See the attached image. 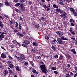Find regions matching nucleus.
Listing matches in <instances>:
<instances>
[{"instance_id": "obj_2", "label": "nucleus", "mask_w": 77, "mask_h": 77, "mask_svg": "<svg viewBox=\"0 0 77 77\" xmlns=\"http://www.w3.org/2000/svg\"><path fill=\"white\" fill-rule=\"evenodd\" d=\"M57 41L60 44H63L65 43L64 41H62V40L60 39V38H58L57 39Z\"/></svg>"}, {"instance_id": "obj_17", "label": "nucleus", "mask_w": 77, "mask_h": 77, "mask_svg": "<svg viewBox=\"0 0 77 77\" xmlns=\"http://www.w3.org/2000/svg\"><path fill=\"white\" fill-rule=\"evenodd\" d=\"M5 3L6 6H10L11 5V4L8 3V2H5Z\"/></svg>"}, {"instance_id": "obj_20", "label": "nucleus", "mask_w": 77, "mask_h": 77, "mask_svg": "<svg viewBox=\"0 0 77 77\" xmlns=\"http://www.w3.org/2000/svg\"><path fill=\"white\" fill-rule=\"evenodd\" d=\"M12 42L14 44H16L17 43V41L15 40H13L12 41Z\"/></svg>"}, {"instance_id": "obj_39", "label": "nucleus", "mask_w": 77, "mask_h": 77, "mask_svg": "<svg viewBox=\"0 0 77 77\" xmlns=\"http://www.w3.org/2000/svg\"><path fill=\"white\" fill-rule=\"evenodd\" d=\"M54 57L56 59H57V58H58V55L57 54L55 55L54 56Z\"/></svg>"}, {"instance_id": "obj_23", "label": "nucleus", "mask_w": 77, "mask_h": 77, "mask_svg": "<svg viewBox=\"0 0 77 77\" xmlns=\"http://www.w3.org/2000/svg\"><path fill=\"white\" fill-rule=\"evenodd\" d=\"M53 7L54 8H58V6L55 4L53 5Z\"/></svg>"}, {"instance_id": "obj_3", "label": "nucleus", "mask_w": 77, "mask_h": 77, "mask_svg": "<svg viewBox=\"0 0 77 77\" xmlns=\"http://www.w3.org/2000/svg\"><path fill=\"white\" fill-rule=\"evenodd\" d=\"M4 34H5V33L3 32H0V41H2V39L4 38V37H5V35H3Z\"/></svg>"}, {"instance_id": "obj_44", "label": "nucleus", "mask_w": 77, "mask_h": 77, "mask_svg": "<svg viewBox=\"0 0 77 77\" xmlns=\"http://www.w3.org/2000/svg\"><path fill=\"white\" fill-rule=\"evenodd\" d=\"M71 33L72 35H75V32H74V31L73 32H72Z\"/></svg>"}, {"instance_id": "obj_40", "label": "nucleus", "mask_w": 77, "mask_h": 77, "mask_svg": "<svg viewBox=\"0 0 77 77\" xmlns=\"http://www.w3.org/2000/svg\"><path fill=\"white\" fill-rule=\"evenodd\" d=\"M66 77H70V75H69L68 74H66Z\"/></svg>"}, {"instance_id": "obj_31", "label": "nucleus", "mask_w": 77, "mask_h": 77, "mask_svg": "<svg viewBox=\"0 0 77 77\" xmlns=\"http://www.w3.org/2000/svg\"><path fill=\"white\" fill-rule=\"evenodd\" d=\"M51 48L54 51H56V48H55V47L54 46H52L51 47Z\"/></svg>"}, {"instance_id": "obj_18", "label": "nucleus", "mask_w": 77, "mask_h": 77, "mask_svg": "<svg viewBox=\"0 0 77 77\" xmlns=\"http://www.w3.org/2000/svg\"><path fill=\"white\" fill-rule=\"evenodd\" d=\"M16 71H20V67L19 66H16Z\"/></svg>"}, {"instance_id": "obj_9", "label": "nucleus", "mask_w": 77, "mask_h": 77, "mask_svg": "<svg viewBox=\"0 0 77 77\" xmlns=\"http://www.w3.org/2000/svg\"><path fill=\"white\" fill-rule=\"evenodd\" d=\"M8 71L5 70L4 71V75L5 77L6 76V75H8Z\"/></svg>"}, {"instance_id": "obj_11", "label": "nucleus", "mask_w": 77, "mask_h": 77, "mask_svg": "<svg viewBox=\"0 0 77 77\" xmlns=\"http://www.w3.org/2000/svg\"><path fill=\"white\" fill-rule=\"evenodd\" d=\"M70 10L72 14H74V13H75V10L73 8H70Z\"/></svg>"}, {"instance_id": "obj_53", "label": "nucleus", "mask_w": 77, "mask_h": 77, "mask_svg": "<svg viewBox=\"0 0 77 77\" xmlns=\"http://www.w3.org/2000/svg\"><path fill=\"white\" fill-rule=\"evenodd\" d=\"M20 20H21V21H23V19L21 17H20Z\"/></svg>"}, {"instance_id": "obj_37", "label": "nucleus", "mask_w": 77, "mask_h": 77, "mask_svg": "<svg viewBox=\"0 0 77 77\" xmlns=\"http://www.w3.org/2000/svg\"><path fill=\"white\" fill-rule=\"evenodd\" d=\"M59 59L60 60H62L63 59V56L62 55H60L59 57Z\"/></svg>"}, {"instance_id": "obj_16", "label": "nucleus", "mask_w": 77, "mask_h": 77, "mask_svg": "<svg viewBox=\"0 0 77 77\" xmlns=\"http://www.w3.org/2000/svg\"><path fill=\"white\" fill-rule=\"evenodd\" d=\"M16 24L15 25V27H16V29H18V23L17 22H15Z\"/></svg>"}, {"instance_id": "obj_33", "label": "nucleus", "mask_w": 77, "mask_h": 77, "mask_svg": "<svg viewBox=\"0 0 77 77\" xmlns=\"http://www.w3.org/2000/svg\"><path fill=\"white\" fill-rule=\"evenodd\" d=\"M45 38L46 39H49V37L47 35H46L45 37Z\"/></svg>"}, {"instance_id": "obj_52", "label": "nucleus", "mask_w": 77, "mask_h": 77, "mask_svg": "<svg viewBox=\"0 0 77 77\" xmlns=\"http://www.w3.org/2000/svg\"><path fill=\"white\" fill-rule=\"evenodd\" d=\"M73 14H74V16H76V15H77V13L75 12V13H74Z\"/></svg>"}, {"instance_id": "obj_56", "label": "nucleus", "mask_w": 77, "mask_h": 77, "mask_svg": "<svg viewBox=\"0 0 77 77\" xmlns=\"http://www.w3.org/2000/svg\"><path fill=\"white\" fill-rule=\"evenodd\" d=\"M54 73H55V74H58V72H57L56 71H54Z\"/></svg>"}, {"instance_id": "obj_28", "label": "nucleus", "mask_w": 77, "mask_h": 77, "mask_svg": "<svg viewBox=\"0 0 77 77\" xmlns=\"http://www.w3.org/2000/svg\"><path fill=\"white\" fill-rule=\"evenodd\" d=\"M69 22L70 23H74L75 22L74 20L72 19H70L69 20Z\"/></svg>"}, {"instance_id": "obj_30", "label": "nucleus", "mask_w": 77, "mask_h": 77, "mask_svg": "<svg viewBox=\"0 0 77 77\" xmlns=\"http://www.w3.org/2000/svg\"><path fill=\"white\" fill-rule=\"evenodd\" d=\"M56 11H57V12H61V10L59 9V8L56 9Z\"/></svg>"}, {"instance_id": "obj_43", "label": "nucleus", "mask_w": 77, "mask_h": 77, "mask_svg": "<svg viewBox=\"0 0 77 77\" xmlns=\"http://www.w3.org/2000/svg\"><path fill=\"white\" fill-rule=\"evenodd\" d=\"M0 19H1L2 20H4V18H3L2 17V16H0Z\"/></svg>"}, {"instance_id": "obj_21", "label": "nucleus", "mask_w": 77, "mask_h": 77, "mask_svg": "<svg viewBox=\"0 0 77 77\" xmlns=\"http://www.w3.org/2000/svg\"><path fill=\"white\" fill-rule=\"evenodd\" d=\"M17 35L19 36H21V37H23L24 36L22 34H21V33L19 32L17 33Z\"/></svg>"}, {"instance_id": "obj_36", "label": "nucleus", "mask_w": 77, "mask_h": 77, "mask_svg": "<svg viewBox=\"0 0 77 77\" xmlns=\"http://www.w3.org/2000/svg\"><path fill=\"white\" fill-rule=\"evenodd\" d=\"M51 69H52L53 70H56V69H57L55 67H51Z\"/></svg>"}, {"instance_id": "obj_38", "label": "nucleus", "mask_w": 77, "mask_h": 77, "mask_svg": "<svg viewBox=\"0 0 77 77\" xmlns=\"http://www.w3.org/2000/svg\"><path fill=\"white\" fill-rule=\"evenodd\" d=\"M7 63H8V64H11V63H12V61H8L7 62Z\"/></svg>"}, {"instance_id": "obj_60", "label": "nucleus", "mask_w": 77, "mask_h": 77, "mask_svg": "<svg viewBox=\"0 0 77 77\" xmlns=\"http://www.w3.org/2000/svg\"><path fill=\"white\" fill-rule=\"evenodd\" d=\"M41 2H43L44 3H45V0H41Z\"/></svg>"}, {"instance_id": "obj_51", "label": "nucleus", "mask_w": 77, "mask_h": 77, "mask_svg": "<svg viewBox=\"0 0 77 77\" xmlns=\"http://www.w3.org/2000/svg\"><path fill=\"white\" fill-rule=\"evenodd\" d=\"M14 32H15V33H17V32H18V30L17 29H14Z\"/></svg>"}, {"instance_id": "obj_62", "label": "nucleus", "mask_w": 77, "mask_h": 77, "mask_svg": "<svg viewBox=\"0 0 77 77\" xmlns=\"http://www.w3.org/2000/svg\"><path fill=\"white\" fill-rule=\"evenodd\" d=\"M10 47H11V48H14V46L12 45H11Z\"/></svg>"}, {"instance_id": "obj_5", "label": "nucleus", "mask_w": 77, "mask_h": 77, "mask_svg": "<svg viewBox=\"0 0 77 77\" xmlns=\"http://www.w3.org/2000/svg\"><path fill=\"white\" fill-rule=\"evenodd\" d=\"M66 15H67V14L65 12V11H64L63 14L61 15L60 16L63 18H65Z\"/></svg>"}, {"instance_id": "obj_61", "label": "nucleus", "mask_w": 77, "mask_h": 77, "mask_svg": "<svg viewBox=\"0 0 77 77\" xmlns=\"http://www.w3.org/2000/svg\"><path fill=\"white\" fill-rule=\"evenodd\" d=\"M3 66L2 65H1L0 66V68H1L2 69V68H3Z\"/></svg>"}, {"instance_id": "obj_34", "label": "nucleus", "mask_w": 77, "mask_h": 77, "mask_svg": "<svg viewBox=\"0 0 77 77\" xmlns=\"http://www.w3.org/2000/svg\"><path fill=\"white\" fill-rule=\"evenodd\" d=\"M21 10L22 11H24L26 10V9H25V8L23 7L21 8Z\"/></svg>"}, {"instance_id": "obj_57", "label": "nucleus", "mask_w": 77, "mask_h": 77, "mask_svg": "<svg viewBox=\"0 0 77 77\" xmlns=\"http://www.w3.org/2000/svg\"><path fill=\"white\" fill-rule=\"evenodd\" d=\"M71 39H73V40H75V38H74L72 37L71 38Z\"/></svg>"}, {"instance_id": "obj_54", "label": "nucleus", "mask_w": 77, "mask_h": 77, "mask_svg": "<svg viewBox=\"0 0 77 77\" xmlns=\"http://www.w3.org/2000/svg\"><path fill=\"white\" fill-rule=\"evenodd\" d=\"M42 20L43 21H44L45 20V18H44V17H42Z\"/></svg>"}, {"instance_id": "obj_22", "label": "nucleus", "mask_w": 77, "mask_h": 77, "mask_svg": "<svg viewBox=\"0 0 77 77\" xmlns=\"http://www.w3.org/2000/svg\"><path fill=\"white\" fill-rule=\"evenodd\" d=\"M21 24L20 23L19 26V29L20 30H21Z\"/></svg>"}, {"instance_id": "obj_10", "label": "nucleus", "mask_w": 77, "mask_h": 77, "mask_svg": "<svg viewBox=\"0 0 77 77\" xmlns=\"http://www.w3.org/2000/svg\"><path fill=\"white\" fill-rule=\"evenodd\" d=\"M23 43L25 44V45H27V44H30V42L28 41V40H25L23 42Z\"/></svg>"}, {"instance_id": "obj_12", "label": "nucleus", "mask_w": 77, "mask_h": 77, "mask_svg": "<svg viewBox=\"0 0 77 77\" xmlns=\"http://www.w3.org/2000/svg\"><path fill=\"white\" fill-rule=\"evenodd\" d=\"M60 39H61V40H63V41H64L65 40H68V39L66 38H64V37L62 36H60Z\"/></svg>"}, {"instance_id": "obj_14", "label": "nucleus", "mask_w": 77, "mask_h": 77, "mask_svg": "<svg viewBox=\"0 0 77 77\" xmlns=\"http://www.w3.org/2000/svg\"><path fill=\"white\" fill-rule=\"evenodd\" d=\"M72 72H74V77H76L77 76V72L75 71H72Z\"/></svg>"}, {"instance_id": "obj_45", "label": "nucleus", "mask_w": 77, "mask_h": 77, "mask_svg": "<svg viewBox=\"0 0 77 77\" xmlns=\"http://www.w3.org/2000/svg\"><path fill=\"white\" fill-rule=\"evenodd\" d=\"M32 72L34 73H35V72H36V70H35V69H33V70H32Z\"/></svg>"}, {"instance_id": "obj_58", "label": "nucleus", "mask_w": 77, "mask_h": 77, "mask_svg": "<svg viewBox=\"0 0 77 77\" xmlns=\"http://www.w3.org/2000/svg\"><path fill=\"white\" fill-rule=\"evenodd\" d=\"M74 69L75 71H77V68L76 67H75Z\"/></svg>"}, {"instance_id": "obj_46", "label": "nucleus", "mask_w": 77, "mask_h": 77, "mask_svg": "<svg viewBox=\"0 0 77 77\" xmlns=\"http://www.w3.org/2000/svg\"><path fill=\"white\" fill-rule=\"evenodd\" d=\"M13 2L14 3H17L18 2V0H14Z\"/></svg>"}, {"instance_id": "obj_64", "label": "nucleus", "mask_w": 77, "mask_h": 77, "mask_svg": "<svg viewBox=\"0 0 77 77\" xmlns=\"http://www.w3.org/2000/svg\"><path fill=\"white\" fill-rule=\"evenodd\" d=\"M35 76L33 75H31V77H34Z\"/></svg>"}, {"instance_id": "obj_15", "label": "nucleus", "mask_w": 77, "mask_h": 77, "mask_svg": "<svg viewBox=\"0 0 77 77\" xmlns=\"http://www.w3.org/2000/svg\"><path fill=\"white\" fill-rule=\"evenodd\" d=\"M72 51L73 53L74 54H76V52L75 51V50L74 49H72L71 50Z\"/></svg>"}, {"instance_id": "obj_8", "label": "nucleus", "mask_w": 77, "mask_h": 77, "mask_svg": "<svg viewBox=\"0 0 77 77\" xmlns=\"http://www.w3.org/2000/svg\"><path fill=\"white\" fill-rule=\"evenodd\" d=\"M59 1V4L60 5H62V6H64V4H63V2L62 1V0H58Z\"/></svg>"}, {"instance_id": "obj_32", "label": "nucleus", "mask_w": 77, "mask_h": 77, "mask_svg": "<svg viewBox=\"0 0 77 77\" xmlns=\"http://www.w3.org/2000/svg\"><path fill=\"white\" fill-rule=\"evenodd\" d=\"M31 51L32 52V53H35V52H36V50L35 49H32L31 50Z\"/></svg>"}, {"instance_id": "obj_24", "label": "nucleus", "mask_w": 77, "mask_h": 77, "mask_svg": "<svg viewBox=\"0 0 77 77\" xmlns=\"http://www.w3.org/2000/svg\"><path fill=\"white\" fill-rule=\"evenodd\" d=\"M69 31L70 33H71L73 32H74V29L72 28H70L69 29Z\"/></svg>"}, {"instance_id": "obj_59", "label": "nucleus", "mask_w": 77, "mask_h": 77, "mask_svg": "<svg viewBox=\"0 0 77 77\" xmlns=\"http://www.w3.org/2000/svg\"><path fill=\"white\" fill-rule=\"evenodd\" d=\"M8 57H9V58L10 59H13V58H12V57H11V56H8Z\"/></svg>"}, {"instance_id": "obj_7", "label": "nucleus", "mask_w": 77, "mask_h": 77, "mask_svg": "<svg viewBox=\"0 0 77 77\" xmlns=\"http://www.w3.org/2000/svg\"><path fill=\"white\" fill-rule=\"evenodd\" d=\"M55 33H56L59 36H62V35H63V34L62 33V32H61V31L56 32Z\"/></svg>"}, {"instance_id": "obj_29", "label": "nucleus", "mask_w": 77, "mask_h": 77, "mask_svg": "<svg viewBox=\"0 0 77 77\" xmlns=\"http://www.w3.org/2000/svg\"><path fill=\"white\" fill-rule=\"evenodd\" d=\"M57 41L55 39L54 40H53L52 42V43L53 44H55L56 43V42Z\"/></svg>"}, {"instance_id": "obj_63", "label": "nucleus", "mask_w": 77, "mask_h": 77, "mask_svg": "<svg viewBox=\"0 0 77 77\" xmlns=\"http://www.w3.org/2000/svg\"><path fill=\"white\" fill-rule=\"evenodd\" d=\"M75 45H77V40L75 41Z\"/></svg>"}, {"instance_id": "obj_27", "label": "nucleus", "mask_w": 77, "mask_h": 77, "mask_svg": "<svg viewBox=\"0 0 77 77\" xmlns=\"http://www.w3.org/2000/svg\"><path fill=\"white\" fill-rule=\"evenodd\" d=\"M15 11L17 12H18V13H19V14H21V11L17 9H16Z\"/></svg>"}, {"instance_id": "obj_47", "label": "nucleus", "mask_w": 77, "mask_h": 77, "mask_svg": "<svg viewBox=\"0 0 77 77\" xmlns=\"http://www.w3.org/2000/svg\"><path fill=\"white\" fill-rule=\"evenodd\" d=\"M70 76H72V75H73V73L72 72H70Z\"/></svg>"}, {"instance_id": "obj_49", "label": "nucleus", "mask_w": 77, "mask_h": 77, "mask_svg": "<svg viewBox=\"0 0 77 77\" xmlns=\"http://www.w3.org/2000/svg\"><path fill=\"white\" fill-rule=\"evenodd\" d=\"M43 7L45 9H46L47 8V6L45 5H43Z\"/></svg>"}, {"instance_id": "obj_48", "label": "nucleus", "mask_w": 77, "mask_h": 77, "mask_svg": "<svg viewBox=\"0 0 77 77\" xmlns=\"http://www.w3.org/2000/svg\"><path fill=\"white\" fill-rule=\"evenodd\" d=\"M67 66L69 68L70 66H71V65L69 64H68L67 65Z\"/></svg>"}, {"instance_id": "obj_13", "label": "nucleus", "mask_w": 77, "mask_h": 77, "mask_svg": "<svg viewBox=\"0 0 77 77\" xmlns=\"http://www.w3.org/2000/svg\"><path fill=\"white\" fill-rule=\"evenodd\" d=\"M4 25L3 24V23L0 20V26L1 28H3Z\"/></svg>"}, {"instance_id": "obj_55", "label": "nucleus", "mask_w": 77, "mask_h": 77, "mask_svg": "<svg viewBox=\"0 0 77 77\" xmlns=\"http://www.w3.org/2000/svg\"><path fill=\"white\" fill-rule=\"evenodd\" d=\"M70 25H71V26H74V24L72 23H71L70 24Z\"/></svg>"}, {"instance_id": "obj_19", "label": "nucleus", "mask_w": 77, "mask_h": 77, "mask_svg": "<svg viewBox=\"0 0 77 77\" xmlns=\"http://www.w3.org/2000/svg\"><path fill=\"white\" fill-rule=\"evenodd\" d=\"M33 45H34L35 46H37L38 45V44L37 43L35 42H33L32 43Z\"/></svg>"}, {"instance_id": "obj_35", "label": "nucleus", "mask_w": 77, "mask_h": 77, "mask_svg": "<svg viewBox=\"0 0 77 77\" xmlns=\"http://www.w3.org/2000/svg\"><path fill=\"white\" fill-rule=\"evenodd\" d=\"M20 5V3H17L15 5L16 6H19Z\"/></svg>"}, {"instance_id": "obj_50", "label": "nucleus", "mask_w": 77, "mask_h": 77, "mask_svg": "<svg viewBox=\"0 0 77 77\" xmlns=\"http://www.w3.org/2000/svg\"><path fill=\"white\" fill-rule=\"evenodd\" d=\"M20 8H22L23 7V5L21 4L20 5Z\"/></svg>"}, {"instance_id": "obj_26", "label": "nucleus", "mask_w": 77, "mask_h": 77, "mask_svg": "<svg viewBox=\"0 0 77 77\" xmlns=\"http://www.w3.org/2000/svg\"><path fill=\"white\" fill-rule=\"evenodd\" d=\"M9 73H10V74H12L13 73V71L11 69L9 70Z\"/></svg>"}, {"instance_id": "obj_4", "label": "nucleus", "mask_w": 77, "mask_h": 77, "mask_svg": "<svg viewBox=\"0 0 77 77\" xmlns=\"http://www.w3.org/2000/svg\"><path fill=\"white\" fill-rule=\"evenodd\" d=\"M20 59L22 60H25V59H26V57L23 54H20Z\"/></svg>"}, {"instance_id": "obj_6", "label": "nucleus", "mask_w": 77, "mask_h": 77, "mask_svg": "<svg viewBox=\"0 0 77 77\" xmlns=\"http://www.w3.org/2000/svg\"><path fill=\"white\" fill-rule=\"evenodd\" d=\"M1 57L2 59H6V55L4 53H2L1 54Z\"/></svg>"}, {"instance_id": "obj_25", "label": "nucleus", "mask_w": 77, "mask_h": 77, "mask_svg": "<svg viewBox=\"0 0 77 77\" xmlns=\"http://www.w3.org/2000/svg\"><path fill=\"white\" fill-rule=\"evenodd\" d=\"M13 64H12V63L9 64V67H10V68H13Z\"/></svg>"}, {"instance_id": "obj_1", "label": "nucleus", "mask_w": 77, "mask_h": 77, "mask_svg": "<svg viewBox=\"0 0 77 77\" xmlns=\"http://www.w3.org/2000/svg\"><path fill=\"white\" fill-rule=\"evenodd\" d=\"M40 68H41L42 71L43 72H44L45 74L47 73V68H46V67H45V65H41L40 66Z\"/></svg>"}, {"instance_id": "obj_41", "label": "nucleus", "mask_w": 77, "mask_h": 77, "mask_svg": "<svg viewBox=\"0 0 77 77\" xmlns=\"http://www.w3.org/2000/svg\"><path fill=\"white\" fill-rule=\"evenodd\" d=\"M67 58H69V59H70L71 58V56L69 55H68L67 57Z\"/></svg>"}, {"instance_id": "obj_42", "label": "nucleus", "mask_w": 77, "mask_h": 77, "mask_svg": "<svg viewBox=\"0 0 77 77\" xmlns=\"http://www.w3.org/2000/svg\"><path fill=\"white\" fill-rule=\"evenodd\" d=\"M25 65H28V62H25Z\"/></svg>"}]
</instances>
